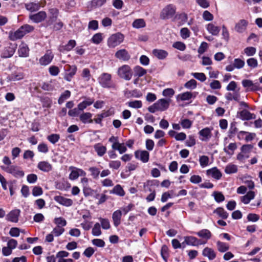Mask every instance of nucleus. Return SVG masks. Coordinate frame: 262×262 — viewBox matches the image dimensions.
Returning <instances> with one entry per match:
<instances>
[{"label":"nucleus","instance_id":"1","mask_svg":"<svg viewBox=\"0 0 262 262\" xmlns=\"http://www.w3.org/2000/svg\"><path fill=\"white\" fill-rule=\"evenodd\" d=\"M170 103V99H160L152 105L148 107L149 112L154 113L157 111L163 112L168 109Z\"/></svg>","mask_w":262,"mask_h":262},{"label":"nucleus","instance_id":"2","mask_svg":"<svg viewBox=\"0 0 262 262\" xmlns=\"http://www.w3.org/2000/svg\"><path fill=\"white\" fill-rule=\"evenodd\" d=\"M117 75L121 79L126 81L130 80L133 75V71L129 65L123 64L117 69Z\"/></svg>","mask_w":262,"mask_h":262},{"label":"nucleus","instance_id":"3","mask_svg":"<svg viewBox=\"0 0 262 262\" xmlns=\"http://www.w3.org/2000/svg\"><path fill=\"white\" fill-rule=\"evenodd\" d=\"M124 36L121 33H116L111 35L107 39V44L110 48H114L124 40Z\"/></svg>","mask_w":262,"mask_h":262},{"label":"nucleus","instance_id":"4","mask_svg":"<svg viewBox=\"0 0 262 262\" xmlns=\"http://www.w3.org/2000/svg\"><path fill=\"white\" fill-rule=\"evenodd\" d=\"M176 12V7L173 4H169L161 11L160 17L163 19H168L172 17Z\"/></svg>","mask_w":262,"mask_h":262},{"label":"nucleus","instance_id":"5","mask_svg":"<svg viewBox=\"0 0 262 262\" xmlns=\"http://www.w3.org/2000/svg\"><path fill=\"white\" fill-rule=\"evenodd\" d=\"M2 168L7 172L12 174L16 178H21L24 176V172L21 169L14 165L8 166L6 167H2Z\"/></svg>","mask_w":262,"mask_h":262},{"label":"nucleus","instance_id":"6","mask_svg":"<svg viewBox=\"0 0 262 262\" xmlns=\"http://www.w3.org/2000/svg\"><path fill=\"white\" fill-rule=\"evenodd\" d=\"M112 76L107 73H102L98 80L100 84L103 88H110L112 85Z\"/></svg>","mask_w":262,"mask_h":262},{"label":"nucleus","instance_id":"7","mask_svg":"<svg viewBox=\"0 0 262 262\" xmlns=\"http://www.w3.org/2000/svg\"><path fill=\"white\" fill-rule=\"evenodd\" d=\"M69 169L71 170L69 175V179L71 180H75L77 179L79 176L84 177L86 176V172L82 169L70 166Z\"/></svg>","mask_w":262,"mask_h":262},{"label":"nucleus","instance_id":"8","mask_svg":"<svg viewBox=\"0 0 262 262\" xmlns=\"http://www.w3.org/2000/svg\"><path fill=\"white\" fill-rule=\"evenodd\" d=\"M212 128L206 127L199 132L200 140L202 141H208L212 136L211 131Z\"/></svg>","mask_w":262,"mask_h":262},{"label":"nucleus","instance_id":"9","mask_svg":"<svg viewBox=\"0 0 262 262\" xmlns=\"http://www.w3.org/2000/svg\"><path fill=\"white\" fill-rule=\"evenodd\" d=\"M20 210L15 209L9 212L6 216V220L12 223H17L20 215Z\"/></svg>","mask_w":262,"mask_h":262},{"label":"nucleus","instance_id":"10","mask_svg":"<svg viewBox=\"0 0 262 262\" xmlns=\"http://www.w3.org/2000/svg\"><path fill=\"white\" fill-rule=\"evenodd\" d=\"M256 137L254 133H249L245 131H240L238 133L237 137L239 140H245L246 142L253 140Z\"/></svg>","mask_w":262,"mask_h":262},{"label":"nucleus","instance_id":"11","mask_svg":"<svg viewBox=\"0 0 262 262\" xmlns=\"http://www.w3.org/2000/svg\"><path fill=\"white\" fill-rule=\"evenodd\" d=\"M248 24L249 23L247 20L240 19L235 24L234 30L238 33H242L246 31Z\"/></svg>","mask_w":262,"mask_h":262},{"label":"nucleus","instance_id":"12","mask_svg":"<svg viewBox=\"0 0 262 262\" xmlns=\"http://www.w3.org/2000/svg\"><path fill=\"white\" fill-rule=\"evenodd\" d=\"M29 17L33 22L39 23L46 19L47 17V13L43 11H41L37 13L30 15Z\"/></svg>","mask_w":262,"mask_h":262},{"label":"nucleus","instance_id":"13","mask_svg":"<svg viewBox=\"0 0 262 262\" xmlns=\"http://www.w3.org/2000/svg\"><path fill=\"white\" fill-rule=\"evenodd\" d=\"M37 168L44 172H49L52 170V165L47 161H41L38 162L37 165Z\"/></svg>","mask_w":262,"mask_h":262},{"label":"nucleus","instance_id":"14","mask_svg":"<svg viewBox=\"0 0 262 262\" xmlns=\"http://www.w3.org/2000/svg\"><path fill=\"white\" fill-rule=\"evenodd\" d=\"M54 58V55L50 51H48L39 60V62L41 66H47L51 63Z\"/></svg>","mask_w":262,"mask_h":262},{"label":"nucleus","instance_id":"15","mask_svg":"<svg viewBox=\"0 0 262 262\" xmlns=\"http://www.w3.org/2000/svg\"><path fill=\"white\" fill-rule=\"evenodd\" d=\"M206 174L216 180L221 179L222 177V172L216 167H214L207 170Z\"/></svg>","mask_w":262,"mask_h":262},{"label":"nucleus","instance_id":"16","mask_svg":"<svg viewBox=\"0 0 262 262\" xmlns=\"http://www.w3.org/2000/svg\"><path fill=\"white\" fill-rule=\"evenodd\" d=\"M136 159L140 160L143 163H147L149 161V154L146 150H137L135 152Z\"/></svg>","mask_w":262,"mask_h":262},{"label":"nucleus","instance_id":"17","mask_svg":"<svg viewBox=\"0 0 262 262\" xmlns=\"http://www.w3.org/2000/svg\"><path fill=\"white\" fill-rule=\"evenodd\" d=\"M198 93L196 92H186L181 94H179L177 99L178 100H181V101H186L190 100L191 99H194L196 97Z\"/></svg>","mask_w":262,"mask_h":262},{"label":"nucleus","instance_id":"18","mask_svg":"<svg viewBox=\"0 0 262 262\" xmlns=\"http://www.w3.org/2000/svg\"><path fill=\"white\" fill-rule=\"evenodd\" d=\"M70 253L66 251H60L56 254V257L58 259L57 262H74L72 258H67Z\"/></svg>","mask_w":262,"mask_h":262},{"label":"nucleus","instance_id":"19","mask_svg":"<svg viewBox=\"0 0 262 262\" xmlns=\"http://www.w3.org/2000/svg\"><path fill=\"white\" fill-rule=\"evenodd\" d=\"M206 29L207 31L213 36H217L220 31V27L215 24L210 23L206 26Z\"/></svg>","mask_w":262,"mask_h":262},{"label":"nucleus","instance_id":"20","mask_svg":"<svg viewBox=\"0 0 262 262\" xmlns=\"http://www.w3.org/2000/svg\"><path fill=\"white\" fill-rule=\"evenodd\" d=\"M54 200L59 204L67 207L71 206L73 204V201L71 199L60 195L55 196Z\"/></svg>","mask_w":262,"mask_h":262},{"label":"nucleus","instance_id":"21","mask_svg":"<svg viewBox=\"0 0 262 262\" xmlns=\"http://www.w3.org/2000/svg\"><path fill=\"white\" fill-rule=\"evenodd\" d=\"M202 255L207 257L209 260H212L215 258L216 254L215 251L209 247H205L202 251Z\"/></svg>","mask_w":262,"mask_h":262},{"label":"nucleus","instance_id":"22","mask_svg":"<svg viewBox=\"0 0 262 262\" xmlns=\"http://www.w3.org/2000/svg\"><path fill=\"white\" fill-rule=\"evenodd\" d=\"M242 83L244 88H250L251 91H257L259 89V84L257 82L253 83L250 80L244 79Z\"/></svg>","mask_w":262,"mask_h":262},{"label":"nucleus","instance_id":"23","mask_svg":"<svg viewBox=\"0 0 262 262\" xmlns=\"http://www.w3.org/2000/svg\"><path fill=\"white\" fill-rule=\"evenodd\" d=\"M115 57L124 61H127L130 59V55L128 52L125 49H121L118 50L115 53Z\"/></svg>","mask_w":262,"mask_h":262},{"label":"nucleus","instance_id":"24","mask_svg":"<svg viewBox=\"0 0 262 262\" xmlns=\"http://www.w3.org/2000/svg\"><path fill=\"white\" fill-rule=\"evenodd\" d=\"M152 53L154 56L160 60H163L165 59L168 55V52L162 49H154L152 51Z\"/></svg>","mask_w":262,"mask_h":262},{"label":"nucleus","instance_id":"25","mask_svg":"<svg viewBox=\"0 0 262 262\" xmlns=\"http://www.w3.org/2000/svg\"><path fill=\"white\" fill-rule=\"evenodd\" d=\"M122 215V212L121 210H117L114 211L112 214V219L114 225L117 227L121 223V219Z\"/></svg>","mask_w":262,"mask_h":262},{"label":"nucleus","instance_id":"26","mask_svg":"<svg viewBox=\"0 0 262 262\" xmlns=\"http://www.w3.org/2000/svg\"><path fill=\"white\" fill-rule=\"evenodd\" d=\"M255 196V192L253 191H249L245 195L241 196L240 200L244 204H248L254 199Z\"/></svg>","mask_w":262,"mask_h":262},{"label":"nucleus","instance_id":"27","mask_svg":"<svg viewBox=\"0 0 262 262\" xmlns=\"http://www.w3.org/2000/svg\"><path fill=\"white\" fill-rule=\"evenodd\" d=\"M237 146L235 142L229 143L226 146L224 147L223 150L228 155L232 156L234 151L237 149Z\"/></svg>","mask_w":262,"mask_h":262},{"label":"nucleus","instance_id":"28","mask_svg":"<svg viewBox=\"0 0 262 262\" xmlns=\"http://www.w3.org/2000/svg\"><path fill=\"white\" fill-rule=\"evenodd\" d=\"M25 8L31 12L38 11L40 8L39 2H30L25 4Z\"/></svg>","mask_w":262,"mask_h":262},{"label":"nucleus","instance_id":"29","mask_svg":"<svg viewBox=\"0 0 262 262\" xmlns=\"http://www.w3.org/2000/svg\"><path fill=\"white\" fill-rule=\"evenodd\" d=\"M14 53L13 48L10 46L5 47L1 52V56L2 58H7L11 57Z\"/></svg>","mask_w":262,"mask_h":262},{"label":"nucleus","instance_id":"30","mask_svg":"<svg viewBox=\"0 0 262 262\" xmlns=\"http://www.w3.org/2000/svg\"><path fill=\"white\" fill-rule=\"evenodd\" d=\"M93 147L97 155L99 157H102L106 152V147L100 143L95 144Z\"/></svg>","mask_w":262,"mask_h":262},{"label":"nucleus","instance_id":"31","mask_svg":"<svg viewBox=\"0 0 262 262\" xmlns=\"http://www.w3.org/2000/svg\"><path fill=\"white\" fill-rule=\"evenodd\" d=\"M18 52L20 57H28L29 53V48L26 44L22 43L19 47Z\"/></svg>","mask_w":262,"mask_h":262},{"label":"nucleus","instance_id":"32","mask_svg":"<svg viewBox=\"0 0 262 262\" xmlns=\"http://www.w3.org/2000/svg\"><path fill=\"white\" fill-rule=\"evenodd\" d=\"M94 102V99L93 98H88L86 100L79 103L77 105L80 111H83L88 106L91 105Z\"/></svg>","mask_w":262,"mask_h":262},{"label":"nucleus","instance_id":"33","mask_svg":"<svg viewBox=\"0 0 262 262\" xmlns=\"http://www.w3.org/2000/svg\"><path fill=\"white\" fill-rule=\"evenodd\" d=\"M92 114L89 112L83 113L79 116L80 120L83 123H91L93 122L92 119Z\"/></svg>","mask_w":262,"mask_h":262},{"label":"nucleus","instance_id":"34","mask_svg":"<svg viewBox=\"0 0 262 262\" xmlns=\"http://www.w3.org/2000/svg\"><path fill=\"white\" fill-rule=\"evenodd\" d=\"M134 76L140 78L143 76L147 73V71L139 66H136L134 68Z\"/></svg>","mask_w":262,"mask_h":262},{"label":"nucleus","instance_id":"35","mask_svg":"<svg viewBox=\"0 0 262 262\" xmlns=\"http://www.w3.org/2000/svg\"><path fill=\"white\" fill-rule=\"evenodd\" d=\"M196 234L200 237L205 238L206 240L210 239L212 236L211 232L206 229L201 230L199 232H196Z\"/></svg>","mask_w":262,"mask_h":262},{"label":"nucleus","instance_id":"36","mask_svg":"<svg viewBox=\"0 0 262 262\" xmlns=\"http://www.w3.org/2000/svg\"><path fill=\"white\" fill-rule=\"evenodd\" d=\"M111 194H115L120 196H123L125 195V192L119 184L116 185L112 190L110 191Z\"/></svg>","mask_w":262,"mask_h":262},{"label":"nucleus","instance_id":"37","mask_svg":"<svg viewBox=\"0 0 262 262\" xmlns=\"http://www.w3.org/2000/svg\"><path fill=\"white\" fill-rule=\"evenodd\" d=\"M240 118L243 120H249L252 119L253 114L246 110H244L239 113Z\"/></svg>","mask_w":262,"mask_h":262},{"label":"nucleus","instance_id":"38","mask_svg":"<svg viewBox=\"0 0 262 262\" xmlns=\"http://www.w3.org/2000/svg\"><path fill=\"white\" fill-rule=\"evenodd\" d=\"M216 246L218 251L220 252H225L229 249V246L227 243L219 241L216 242Z\"/></svg>","mask_w":262,"mask_h":262},{"label":"nucleus","instance_id":"39","mask_svg":"<svg viewBox=\"0 0 262 262\" xmlns=\"http://www.w3.org/2000/svg\"><path fill=\"white\" fill-rule=\"evenodd\" d=\"M50 14V18L49 21H50L51 23L55 21L58 16V10L56 8H51L49 10Z\"/></svg>","mask_w":262,"mask_h":262},{"label":"nucleus","instance_id":"40","mask_svg":"<svg viewBox=\"0 0 262 262\" xmlns=\"http://www.w3.org/2000/svg\"><path fill=\"white\" fill-rule=\"evenodd\" d=\"M110 111H104L100 114L97 115V117L94 119L96 123L100 124L104 118L107 117L111 115Z\"/></svg>","mask_w":262,"mask_h":262},{"label":"nucleus","instance_id":"41","mask_svg":"<svg viewBox=\"0 0 262 262\" xmlns=\"http://www.w3.org/2000/svg\"><path fill=\"white\" fill-rule=\"evenodd\" d=\"M132 26L134 28L136 29H139L144 28L146 26V23L144 20L142 18H139L135 19L133 24Z\"/></svg>","mask_w":262,"mask_h":262},{"label":"nucleus","instance_id":"42","mask_svg":"<svg viewBox=\"0 0 262 262\" xmlns=\"http://www.w3.org/2000/svg\"><path fill=\"white\" fill-rule=\"evenodd\" d=\"M103 39V34L101 33H97L93 36L91 41L93 43L98 45L102 41Z\"/></svg>","mask_w":262,"mask_h":262},{"label":"nucleus","instance_id":"43","mask_svg":"<svg viewBox=\"0 0 262 262\" xmlns=\"http://www.w3.org/2000/svg\"><path fill=\"white\" fill-rule=\"evenodd\" d=\"M25 35L24 31L20 27L17 29L14 34L11 36V39L12 40H16L22 38Z\"/></svg>","mask_w":262,"mask_h":262},{"label":"nucleus","instance_id":"44","mask_svg":"<svg viewBox=\"0 0 262 262\" xmlns=\"http://www.w3.org/2000/svg\"><path fill=\"white\" fill-rule=\"evenodd\" d=\"M92 234L94 236H99L102 234L101 226L99 223H96L95 224L93 228H92Z\"/></svg>","mask_w":262,"mask_h":262},{"label":"nucleus","instance_id":"45","mask_svg":"<svg viewBox=\"0 0 262 262\" xmlns=\"http://www.w3.org/2000/svg\"><path fill=\"white\" fill-rule=\"evenodd\" d=\"M71 96V92L69 90L65 91L63 93L60 95L59 99H58V103L59 104H61L63 103L67 99H68Z\"/></svg>","mask_w":262,"mask_h":262},{"label":"nucleus","instance_id":"46","mask_svg":"<svg viewBox=\"0 0 262 262\" xmlns=\"http://www.w3.org/2000/svg\"><path fill=\"white\" fill-rule=\"evenodd\" d=\"M212 195L217 203H221L225 200V196L221 192L214 191Z\"/></svg>","mask_w":262,"mask_h":262},{"label":"nucleus","instance_id":"47","mask_svg":"<svg viewBox=\"0 0 262 262\" xmlns=\"http://www.w3.org/2000/svg\"><path fill=\"white\" fill-rule=\"evenodd\" d=\"M237 171V167L236 165L229 164L227 165L225 168V171L227 174H231L236 172Z\"/></svg>","mask_w":262,"mask_h":262},{"label":"nucleus","instance_id":"48","mask_svg":"<svg viewBox=\"0 0 262 262\" xmlns=\"http://www.w3.org/2000/svg\"><path fill=\"white\" fill-rule=\"evenodd\" d=\"M198 239L194 236H186L185 237V241L182 243L183 245L185 243L188 245L195 246Z\"/></svg>","mask_w":262,"mask_h":262},{"label":"nucleus","instance_id":"49","mask_svg":"<svg viewBox=\"0 0 262 262\" xmlns=\"http://www.w3.org/2000/svg\"><path fill=\"white\" fill-rule=\"evenodd\" d=\"M214 212L216 213L223 219H226L228 216V213L224 210V208L221 207H219L216 208L214 211Z\"/></svg>","mask_w":262,"mask_h":262},{"label":"nucleus","instance_id":"50","mask_svg":"<svg viewBox=\"0 0 262 262\" xmlns=\"http://www.w3.org/2000/svg\"><path fill=\"white\" fill-rule=\"evenodd\" d=\"M24 77V75L23 73H14L9 76V79L11 81H18L23 79Z\"/></svg>","mask_w":262,"mask_h":262},{"label":"nucleus","instance_id":"51","mask_svg":"<svg viewBox=\"0 0 262 262\" xmlns=\"http://www.w3.org/2000/svg\"><path fill=\"white\" fill-rule=\"evenodd\" d=\"M200 166L204 168L209 165V159L207 156H201L199 158Z\"/></svg>","mask_w":262,"mask_h":262},{"label":"nucleus","instance_id":"52","mask_svg":"<svg viewBox=\"0 0 262 262\" xmlns=\"http://www.w3.org/2000/svg\"><path fill=\"white\" fill-rule=\"evenodd\" d=\"M99 220L101 223V225L102 228L103 229L107 230L109 229L111 227L110 223L108 219L100 217L99 218Z\"/></svg>","mask_w":262,"mask_h":262},{"label":"nucleus","instance_id":"53","mask_svg":"<svg viewBox=\"0 0 262 262\" xmlns=\"http://www.w3.org/2000/svg\"><path fill=\"white\" fill-rule=\"evenodd\" d=\"M196 86L197 82L193 79H190L184 84L185 88L189 90H193L196 88Z\"/></svg>","mask_w":262,"mask_h":262},{"label":"nucleus","instance_id":"54","mask_svg":"<svg viewBox=\"0 0 262 262\" xmlns=\"http://www.w3.org/2000/svg\"><path fill=\"white\" fill-rule=\"evenodd\" d=\"M129 107L134 108H139L142 106V103L140 100H134L127 102Z\"/></svg>","mask_w":262,"mask_h":262},{"label":"nucleus","instance_id":"55","mask_svg":"<svg viewBox=\"0 0 262 262\" xmlns=\"http://www.w3.org/2000/svg\"><path fill=\"white\" fill-rule=\"evenodd\" d=\"M245 61L240 58H235L233 61V64L235 69H241L245 66Z\"/></svg>","mask_w":262,"mask_h":262},{"label":"nucleus","instance_id":"56","mask_svg":"<svg viewBox=\"0 0 262 262\" xmlns=\"http://www.w3.org/2000/svg\"><path fill=\"white\" fill-rule=\"evenodd\" d=\"M244 52L247 56H252L256 53V49L253 47H248L245 48Z\"/></svg>","mask_w":262,"mask_h":262},{"label":"nucleus","instance_id":"57","mask_svg":"<svg viewBox=\"0 0 262 262\" xmlns=\"http://www.w3.org/2000/svg\"><path fill=\"white\" fill-rule=\"evenodd\" d=\"M191 75L201 82H204L206 80V76L203 73H192Z\"/></svg>","mask_w":262,"mask_h":262},{"label":"nucleus","instance_id":"58","mask_svg":"<svg viewBox=\"0 0 262 262\" xmlns=\"http://www.w3.org/2000/svg\"><path fill=\"white\" fill-rule=\"evenodd\" d=\"M89 171L91 172V176L94 179H97L100 174V170L98 168L96 167H91L89 169Z\"/></svg>","mask_w":262,"mask_h":262},{"label":"nucleus","instance_id":"59","mask_svg":"<svg viewBox=\"0 0 262 262\" xmlns=\"http://www.w3.org/2000/svg\"><path fill=\"white\" fill-rule=\"evenodd\" d=\"M192 124V122L188 119H184L181 121V125L185 129L190 128Z\"/></svg>","mask_w":262,"mask_h":262},{"label":"nucleus","instance_id":"60","mask_svg":"<svg viewBox=\"0 0 262 262\" xmlns=\"http://www.w3.org/2000/svg\"><path fill=\"white\" fill-rule=\"evenodd\" d=\"M161 254L164 260L166 261L168 257V248L166 245H163L161 250Z\"/></svg>","mask_w":262,"mask_h":262},{"label":"nucleus","instance_id":"61","mask_svg":"<svg viewBox=\"0 0 262 262\" xmlns=\"http://www.w3.org/2000/svg\"><path fill=\"white\" fill-rule=\"evenodd\" d=\"M247 63L251 68L254 69L258 66V61L254 58H250L247 60Z\"/></svg>","mask_w":262,"mask_h":262},{"label":"nucleus","instance_id":"62","mask_svg":"<svg viewBox=\"0 0 262 262\" xmlns=\"http://www.w3.org/2000/svg\"><path fill=\"white\" fill-rule=\"evenodd\" d=\"M54 222L57 225V227H61L63 228V227L66 226L67 225L66 220L61 217L55 218Z\"/></svg>","mask_w":262,"mask_h":262},{"label":"nucleus","instance_id":"63","mask_svg":"<svg viewBox=\"0 0 262 262\" xmlns=\"http://www.w3.org/2000/svg\"><path fill=\"white\" fill-rule=\"evenodd\" d=\"M47 139L51 143L55 144L59 141L60 136L58 134H53L48 136Z\"/></svg>","mask_w":262,"mask_h":262},{"label":"nucleus","instance_id":"64","mask_svg":"<svg viewBox=\"0 0 262 262\" xmlns=\"http://www.w3.org/2000/svg\"><path fill=\"white\" fill-rule=\"evenodd\" d=\"M174 93H175L174 91L172 89L167 88V89H164L163 91L162 95L164 97L171 98L174 95Z\"/></svg>","mask_w":262,"mask_h":262}]
</instances>
